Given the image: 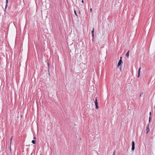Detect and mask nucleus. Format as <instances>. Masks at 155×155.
Returning <instances> with one entry per match:
<instances>
[{
    "mask_svg": "<svg viewBox=\"0 0 155 155\" xmlns=\"http://www.w3.org/2000/svg\"><path fill=\"white\" fill-rule=\"evenodd\" d=\"M81 2L82 3H84V0H82V1H81Z\"/></svg>",
    "mask_w": 155,
    "mask_h": 155,
    "instance_id": "nucleus-17",
    "label": "nucleus"
},
{
    "mask_svg": "<svg viewBox=\"0 0 155 155\" xmlns=\"http://www.w3.org/2000/svg\"><path fill=\"white\" fill-rule=\"evenodd\" d=\"M115 152L114 153L113 155H115Z\"/></svg>",
    "mask_w": 155,
    "mask_h": 155,
    "instance_id": "nucleus-19",
    "label": "nucleus"
},
{
    "mask_svg": "<svg viewBox=\"0 0 155 155\" xmlns=\"http://www.w3.org/2000/svg\"><path fill=\"white\" fill-rule=\"evenodd\" d=\"M6 6H5V8H6V7L7 6V3H8V0H6Z\"/></svg>",
    "mask_w": 155,
    "mask_h": 155,
    "instance_id": "nucleus-9",
    "label": "nucleus"
},
{
    "mask_svg": "<svg viewBox=\"0 0 155 155\" xmlns=\"http://www.w3.org/2000/svg\"><path fill=\"white\" fill-rule=\"evenodd\" d=\"M141 69V68H140L139 69H138V72L140 73V70Z\"/></svg>",
    "mask_w": 155,
    "mask_h": 155,
    "instance_id": "nucleus-12",
    "label": "nucleus"
},
{
    "mask_svg": "<svg viewBox=\"0 0 155 155\" xmlns=\"http://www.w3.org/2000/svg\"><path fill=\"white\" fill-rule=\"evenodd\" d=\"M90 10L91 12V11H92V8H91Z\"/></svg>",
    "mask_w": 155,
    "mask_h": 155,
    "instance_id": "nucleus-18",
    "label": "nucleus"
},
{
    "mask_svg": "<svg viewBox=\"0 0 155 155\" xmlns=\"http://www.w3.org/2000/svg\"><path fill=\"white\" fill-rule=\"evenodd\" d=\"M130 51H128L126 54V56L127 58H128L129 57V53Z\"/></svg>",
    "mask_w": 155,
    "mask_h": 155,
    "instance_id": "nucleus-5",
    "label": "nucleus"
},
{
    "mask_svg": "<svg viewBox=\"0 0 155 155\" xmlns=\"http://www.w3.org/2000/svg\"><path fill=\"white\" fill-rule=\"evenodd\" d=\"M121 58H122V57H120V59H121Z\"/></svg>",
    "mask_w": 155,
    "mask_h": 155,
    "instance_id": "nucleus-20",
    "label": "nucleus"
},
{
    "mask_svg": "<svg viewBox=\"0 0 155 155\" xmlns=\"http://www.w3.org/2000/svg\"><path fill=\"white\" fill-rule=\"evenodd\" d=\"M13 137H11V138H10V150L11 149V144L12 141V140Z\"/></svg>",
    "mask_w": 155,
    "mask_h": 155,
    "instance_id": "nucleus-6",
    "label": "nucleus"
},
{
    "mask_svg": "<svg viewBox=\"0 0 155 155\" xmlns=\"http://www.w3.org/2000/svg\"><path fill=\"white\" fill-rule=\"evenodd\" d=\"M150 117H149V122H150Z\"/></svg>",
    "mask_w": 155,
    "mask_h": 155,
    "instance_id": "nucleus-15",
    "label": "nucleus"
},
{
    "mask_svg": "<svg viewBox=\"0 0 155 155\" xmlns=\"http://www.w3.org/2000/svg\"><path fill=\"white\" fill-rule=\"evenodd\" d=\"M122 60L121 59H120V60H119V61L118 63L117 67H118L119 66H120L121 65V63H122Z\"/></svg>",
    "mask_w": 155,
    "mask_h": 155,
    "instance_id": "nucleus-4",
    "label": "nucleus"
},
{
    "mask_svg": "<svg viewBox=\"0 0 155 155\" xmlns=\"http://www.w3.org/2000/svg\"><path fill=\"white\" fill-rule=\"evenodd\" d=\"M143 94V93H141L140 94V97H141V96H142V94Z\"/></svg>",
    "mask_w": 155,
    "mask_h": 155,
    "instance_id": "nucleus-13",
    "label": "nucleus"
},
{
    "mask_svg": "<svg viewBox=\"0 0 155 155\" xmlns=\"http://www.w3.org/2000/svg\"><path fill=\"white\" fill-rule=\"evenodd\" d=\"M149 123H148V124H147V126L146 127V131H147V132H146V134H147L150 131V129H149Z\"/></svg>",
    "mask_w": 155,
    "mask_h": 155,
    "instance_id": "nucleus-2",
    "label": "nucleus"
},
{
    "mask_svg": "<svg viewBox=\"0 0 155 155\" xmlns=\"http://www.w3.org/2000/svg\"><path fill=\"white\" fill-rule=\"evenodd\" d=\"M92 34H94V28H93V30L92 31Z\"/></svg>",
    "mask_w": 155,
    "mask_h": 155,
    "instance_id": "nucleus-10",
    "label": "nucleus"
},
{
    "mask_svg": "<svg viewBox=\"0 0 155 155\" xmlns=\"http://www.w3.org/2000/svg\"><path fill=\"white\" fill-rule=\"evenodd\" d=\"M132 148L131 150H134L135 148V143L134 141H132Z\"/></svg>",
    "mask_w": 155,
    "mask_h": 155,
    "instance_id": "nucleus-3",
    "label": "nucleus"
},
{
    "mask_svg": "<svg viewBox=\"0 0 155 155\" xmlns=\"http://www.w3.org/2000/svg\"><path fill=\"white\" fill-rule=\"evenodd\" d=\"M36 138V137H35L34 136V138H33V139H35Z\"/></svg>",
    "mask_w": 155,
    "mask_h": 155,
    "instance_id": "nucleus-16",
    "label": "nucleus"
},
{
    "mask_svg": "<svg viewBox=\"0 0 155 155\" xmlns=\"http://www.w3.org/2000/svg\"><path fill=\"white\" fill-rule=\"evenodd\" d=\"M140 73L138 72L137 77L139 78L140 77Z\"/></svg>",
    "mask_w": 155,
    "mask_h": 155,
    "instance_id": "nucleus-11",
    "label": "nucleus"
},
{
    "mask_svg": "<svg viewBox=\"0 0 155 155\" xmlns=\"http://www.w3.org/2000/svg\"><path fill=\"white\" fill-rule=\"evenodd\" d=\"M92 36L93 37V38H94V34H92Z\"/></svg>",
    "mask_w": 155,
    "mask_h": 155,
    "instance_id": "nucleus-14",
    "label": "nucleus"
},
{
    "mask_svg": "<svg viewBox=\"0 0 155 155\" xmlns=\"http://www.w3.org/2000/svg\"><path fill=\"white\" fill-rule=\"evenodd\" d=\"M74 13L75 15H76L77 16H78V15L77 14L76 12V10H74Z\"/></svg>",
    "mask_w": 155,
    "mask_h": 155,
    "instance_id": "nucleus-7",
    "label": "nucleus"
},
{
    "mask_svg": "<svg viewBox=\"0 0 155 155\" xmlns=\"http://www.w3.org/2000/svg\"><path fill=\"white\" fill-rule=\"evenodd\" d=\"M32 143L33 144H35V140H32L31 141Z\"/></svg>",
    "mask_w": 155,
    "mask_h": 155,
    "instance_id": "nucleus-8",
    "label": "nucleus"
},
{
    "mask_svg": "<svg viewBox=\"0 0 155 155\" xmlns=\"http://www.w3.org/2000/svg\"><path fill=\"white\" fill-rule=\"evenodd\" d=\"M120 70H121V67H120Z\"/></svg>",
    "mask_w": 155,
    "mask_h": 155,
    "instance_id": "nucleus-21",
    "label": "nucleus"
},
{
    "mask_svg": "<svg viewBox=\"0 0 155 155\" xmlns=\"http://www.w3.org/2000/svg\"><path fill=\"white\" fill-rule=\"evenodd\" d=\"M94 103H95V105L96 108L97 109H98V103H97V99L96 97V99H95V102H94Z\"/></svg>",
    "mask_w": 155,
    "mask_h": 155,
    "instance_id": "nucleus-1",
    "label": "nucleus"
},
{
    "mask_svg": "<svg viewBox=\"0 0 155 155\" xmlns=\"http://www.w3.org/2000/svg\"><path fill=\"white\" fill-rule=\"evenodd\" d=\"M150 114H151V112H150Z\"/></svg>",
    "mask_w": 155,
    "mask_h": 155,
    "instance_id": "nucleus-22",
    "label": "nucleus"
}]
</instances>
